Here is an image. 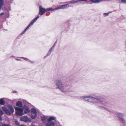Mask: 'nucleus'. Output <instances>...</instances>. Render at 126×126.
<instances>
[{
    "instance_id": "16",
    "label": "nucleus",
    "mask_w": 126,
    "mask_h": 126,
    "mask_svg": "<svg viewBox=\"0 0 126 126\" xmlns=\"http://www.w3.org/2000/svg\"><path fill=\"white\" fill-rule=\"evenodd\" d=\"M56 118L53 116H51L49 117L48 119V121H51L54 120H55Z\"/></svg>"
},
{
    "instance_id": "6",
    "label": "nucleus",
    "mask_w": 126,
    "mask_h": 126,
    "mask_svg": "<svg viewBox=\"0 0 126 126\" xmlns=\"http://www.w3.org/2000/svg\"><path fill=\"white\" fill-rule=\"evenodd\" d=\"M20 119L21 121L25 122H31L30 119L28 118L27 116H23L21 117L20 118Z\"/></svg>"
},
{
    "instance_id": "46",
    "label": "nucleus",
    "mask_w": 126,
    "mask_h": 126,
    "mask_svg": "<svg viewBox=\"0 0 126 126\" xmlns=\"http://www.w3.org/2000/svg\"><path fill=\"white\" fill-rule=\"evenodd\" d=\"M1 9V8H0V10Z\"/></svg>"
},
{
    "instance_id": "43",
    "label": "nucleus",
    "mask_w": 126,
    "mask_h": 126,
    "mask_svg": "<svg viewBox=\"0 0 126 126\" xmlns=\"http://www.w3.org/2000/svg\"><path fill=\"white\" fill-rule=\"evenodd\" d=\"M111 12H109L108 13H111Z\"/></svg>"
},
{
    "instance_id": "24",
    "label": "nucleus",
    "mask_w": 126,
    "mask_h": 126,
    "mask_svg": "<svg viewBox=\"0 0 126 126\" xmlns=\"http://www.w3.org/2000/svg\"><path fill=\"white\" fill-rule=\"evenodd\" d=\"M35 22L33 20H32L31 22L29 25L31 26Z\"/></svg>"
},
{
    "instance_id": "37",
    "label": "nucleus",
    "mask_w": 126,
    "mask_h": 126,
    "mask_svg": "<svg viewBox=\"0 0 126 126\" xmlns=\"http://www.w3.org/2000/svg\"><path fill=\"white\" fill-rule=\"evenodd\" d=\"M26 31L25 30L23 32L21 33V35H22Z\"/></svg>"
},
{
    "instance_id": "1",
    "label": "nucleus",
    "mask_w": 126,
    "mask_h": 126,
    "mask_svg": "<svg viewBox=\"0 0 126 126\" xmlns=\"http://www.w3.org/2000/svg\"><path fill=\"white\" fill-rule=\"evenodd\" d=\"M81 98L87 102L93 104H96L98 106V107L102 109L105 110L102 107L105 108L104 107L107 106V102L97 97H94L90 96H81Z\"/></svg>"
},
{
    "instance_id": "39",
    "label": "nucleus",
    "mask_w": 126,
    "mask_h": 126,
    "mask_svg": "<svg viewBox=\"0 0 126 126\" xmlns=\"http://www.w3.org/2000/svg\"><path fill=\"white\" fill-rule=\"evenodd\" d=\"M93 3H94L93 2L95 0H90Z\"/></svg>"
},
{
    "instance_id": "40",
    "label": "nucleus",
    "mask_w": 126,
    "mask_h": 126,
    "mask_svg": "<svg viewBox=\"0 0 126 126\" xmlns=\"http://www.w3.org/2000/svg\"><path fill=\"white\" fill-rule=\"evenodd\" d=\"M47 56V54L44 57V58H46L47 57V56Z\"/></svg>"
},
{
    "instance_id": "23",
    "label": "nucleus",
    "mask_w": 126,
    "mask_h": 126,
    "mask_svg": "<svg viewBox=\"0 0 126 126\" xmlns=\"http://www.w3.org/2000/svg\"><path fill=\"white\" fill-rule=\"evenodd\" d=\"M19 58L23 59H24V60H25L26 61H29V59H28V58H25V57H19Z\"/></svg>"
},
{
    "instance_id": "32",
    "label": "nucleus",
    "mask_w": 126,
    "mask_h": 126,
    "mask_svg": "<svg viewBox=\"0 0 126 126\" xmlns=\"http://www.w3.org/2000/svg\"><path fill=\"white\" fill-rule=\"evenodd\" d=\"M30 26L29 25L25 30L26 31V30L29 28Z\"/></svg>"
},
{
    "instance_id": "34",
    "label": "nucleus",
    "mask_w": 126,
    "mask_h": 126,
    "mask_svg": "<svg viewBox=\"0 0 126 126\" xmlns=\"http://www.w3.org/2000/svg\"><path fill=\"white\" fill-rule=\"evenodd\" d=\"M2 126H10L9 125H7L6 124H3Z\"/></svg>"
},
{
    "instance_id": "42",
    "label": "nucleus",
    "mask_w": 126,
    "mask_h": 126,
    "mask_svg": "<svg viewBox=\"0 0 126 126\" xmlns=\"http://www.w3.org/2000/svg\"><path fill=\"white\" fill-rule=\"evenodd\" d=\"M19 126H26L25 125H21Z\"/></svg>"
},
{
    "instance_id": "36",
    "label": "nucleus",
    "mask_w": 126,
    "mask_h": 126,
    "mask_svg": "<svg viewBox=\"0 0 126 126\" xmlns=\"http://www.w3.org/2000/svg\"><path fill=\"white\" fill-rule=\"evenodd\" d=\"M87 0H79V2L80 1H87Z\"/></svg>"
},
{
    "instance_id": "5",
    "label": "nucleus",
    "mask_w": 126,
    "mask_h": 126,
    "mask_svg": "<svg viewBox=\"0 0 126 126\" xmlns=\"http://www.w3.org/2000/svg\"><path fill=\"white\" fill-rule=\"evenodd\" d=\"M31 116L33 119H35L37 116L36 110L34 108H32L31 110Z\"/></svg>"
},
{
    "instance_id": "8",
    "label": "nucleus",
    "mask_w": 126,
    "mask_h": 126,
    "mask_svg": "<svg viewBox=\"0 0 126 126\" xmlns=\"http://www.w3.org/2000/svg\"><path fill=\"white\" fill-rule=\"evenodd\" d=\"M41 118L42 122L45 124L48 121V118L45 115L41 116Z\"/></svg>"
},
{
    "instance_id": "7",
    "label": "nucleus",
    "mask_w": 126,
    "mask_h": 126,
    "mask_svg": "<svg viewBox=\"0 0 126 126\" xmlns=\"http://www.w3.org/2000/svg\"><path fill=\"white\" fill-rule=\"evenodd\" d=\"M39 11L38 14L41 16H42L45 12V9L44 8L42 7L41 6H40L39 7Z\"/></svg>"
},
{
    "instance_id": "18",
    "label": "nucleus",
    "mask_w": 126,
    "mask_h": 126,
    "mask_svg": "<svg viewBox=\"0 0 126 126\" xmlns=\"http://www.w3.org/2000/svg\"><path fill=\"white\" fill-rule=\"evenodd\" d=\"M103 1V0H95L93 2L94 3H99L102 2Z\"/></svg>"
},
{
    "instance_id": "27",
    "label": "nucleus",
    "mask_w": 126,
    "mask_h": 126,
    "mask_svg": "<svg viewBox=\"0 0 126 126\" xmlns=\"http://www.w3.org/2000/svg\"><path fill=\"white\" fill-rule=\"evenodd\" d=\"M39 17V16H38L37 17H35L34 20H33L35 22L37 19Z\"/></svg>"
},
{
    "instance_id": "9",
    "label": "nucleus",
    "mask_w": 126,
    "mask_h": 126,
    "mask_svg": "<svg viewBox=\"0 0 126 126\" xmlns=\"http://www.w3.org/2000/svg\"><path fill=\"white\" fill-rule=\"evenodd\" d=\"M70 7L69 5L68 4H66L60 5L58 7V10L61 9H66Z\"/></svg>"
},
{
    "instance_id": "33",
    "label": "nucleus",
    "mask_w": 126,
    "mask_h": 126,
    "mask_svg": "<svg viewBox=\"0 0 126 126\" xmlns=\"http://www.w3.org/2000/svg\"><path fill=\"white\" fill-rule=\"evenodd\" d=\"M45 12H48L49 11L48 8H47L46 9H45Z\"/></svg>"
},
{
    "instance_id": "3",
    "label": "nucleus",
    "mask_w": 126,
    "mask_h": 126,
    "mask_svg": "<svg viewBox=\"0 0 126 126\" xmlns=\"http://www.w3.org/2000/svg\"><path fill=\"white\" fill-rule=\"evenodd\" d=\"M102 107L104 108L106 110L109 111L110 113H113L115 114L117 116L119 121L123 125H125L126 124V121L123 118V117L124 116V115L123 113L117 112L112 110H110L106 108H104L103 107Z\"/></svg>"
},
{
    "instance_id": "35",
    "label": "nucleus",
    "mask_w": 126,
    "mask_h": 126,
    "mask_svg": "<svg viewBox=\"0 0 126 126\" xmlns=\"http://www.w3.org/2000/svg\"><path fill=\"white\" fill-rule=\"evenodd\" d=\"M17 61H21V60L20 59H17V58H16L15 59Z\"/></svg>"
},
{
    "instance_id": "45",
    "label": "nucleus",
    "mask_w": 126,
    "mask_h": 126,
    "mask_svg": "<svg viewBox=\"0 0 126 126\" xmlns=\"http://www.w3.org/2000/svg\"><path fill=\"white\" fill-rule=\"evenodd\" d=\"M11 0V1H12V0Z\"/></svg>"
},
{
    "instance_id": "22",
    "label": "nucleus",
    "mask_w": 126,
    "mask_h": 126,
    "mask_svg": "<svg viewBox=\"0 0 126 126\" xmlns=\"http://www.w3.org/2000/svg\"><path fill=\"white\" fill-rule=\"evenodd\" d=\"M3 4V2L2 0H0V8H1Z\"/></svg>"
},
{
    "instance_id": "38",
    "label": "nucleus",
    "mask_w": 126,
    "mask_h": 126,
    "mask_svg": "<svg viewBox=\"0 0 126 126\" xmlns=\"http://www.w3.org/2000/svg\"><path fill=\"white\" fill-rule=\"evenodd\" d=\"M2 118H1V117L0 116V121H2Z\"/></svg>"
},
{
    "instance_id": "28",
    "label": "nucleus",
    "mask_w": 126,
    "mask_h": 126,
    "mask_svg": "<svg viewBox=\"0 0 126 126\" xmlns=\"http://www.w3.org/2000/svg\"><path fill=\"white\" fill-rule=\"evenodd\" d=\"M3 113H4L2 110L1 109H0V115H2L3 114Z\"/></svg>"
},
{
    "instance_id": "30",
    "label": "nucleus",
    "mask_w": 126,
    "mask_h": 126,
    "mask_svg": "<svg viewBox=\"0 0 126 126\" xmlns=\"http://www.w3.org/2000/svg\"><path fill=\"white\" fill-rule=\"evenodd\" d=\"M29 62H30L31 64H33L35 63V62L32 61L31 60H29L28 61Z\"/></svg>"
},
{
    "instance_id": "31",
    "label": "nucleus",
    "mask_w": 126,
    "mask_h": 126,
    "mask_svg": "<svg viewBox=\"0 0 126 126\" xmlns=\"http://www.w3.org/2000/svg\"><path fill=\"white\" fill-rule=\"evenodd\" d=\"M57 41H56L55 42V44L53 45L51 47V48H52L53 49L54 48V47L55 46L56 44L57 43Z\"/></svg>"
},
{
    "instance_id": "25",
    "label": "nucleus",
    "mask_w": 126,
    "mask_h": 126,
    "mask_svg": "<svg viewBox=\"0 0 126 126\" xmlns=\"http://www.w3.org/2000/svg\"><path fill=\"white\" fill-rule=\"evenodd\" d=\"M119 2H122L124 3H126V0H121V1H119Z\"/></svg>"
},
{
    "instance_id": "2",
    "label": "nucleus",
    "mask_w": 126,
    "mask_h": 126,
    "mask_svg": "<svg viewBox=\"0 0 126 126\" xmlns=\"http://www.w3.org/2000/svg\"><path fill=\"white\" fill-rule=\"evenodd\" d=\"M55 84L57 88L63 93L66 94L70 91V88H67V86L63 84L61 80H56Z\"/></svg>"
},
{
    "instance_id": "29",
    "label": "nucleus",
    "mask_w": 126,
    "mask_h": 126,
    "mask_svg": "<svg viewBox=\"0 0 126 126\" xmlns=\"http://www.w3.org/2000/svg\"><path fill=\"white\" fill-rule=\"evenodd\" d=\"M15 124L17 125H19V123L17 121H15Z\"/></svg>"
},
{
    "instance_id": "15",
    "label": "nucleus",
    "mask_w": 126,
    "mask_h": 126,
    "mask_svg": "<svg viewBox=\"0 0 126 126\" xmlns=\"http://www.w3.org/2000/svg\"><path fill=\"white\" fill-rule=\"evenodd\" d=\"M8 107L10 110L11 112L13 113L14 112V109L12 106L11 105H9V106Z\"/></svg>"
},
{
    "instance_id": "20",
    "label": "nucleus",
    "mask_w": 126,
    "mask_h": 126,
    "mask_svg": "<svg viewBox=\"0 0 126 126\" xmlns=\"http://www.w3.org/2000/svg\"><path fill=\"white\" fill-rule=\"evenodd\" d=\"M4 15H5L7 16H8V13H6V12L2 13L0 14V16H2Z\"/></svg>"
},
{
    "instance_id": "17",
    "label": "nucleus",
    "mask_w": 126,
    "mask_h": 126,
    "mask_svg": "<svg viewBox=\"0 0 126 126\" xmlns=\"http://www.w3.org/2000/svg\"><path fill=\"white\" fill-rule=\"evenodd\" d=\"M5 104V102L4 100L2 98L0 99V104L4 105Z\"/></svg>"
},
{
    "instance_id": "44",
    "label": "nucleus",
    "mask_w": 126,
    "mask_h": 126,
    "mask_svg": "<svg viewBox=\"0 0 126 126\" xmlns=\"http://www.w3.org/2000/svg\"><path fill=\"white\" fill-rule=\"evenodd\" d=\"M12 56L13 57H14V56Z\"/></svg>"
},
{
    "instance_id": "41",
    "label": "nucleus",
    "mask_w": 126,
    "mask_h": 126,
    "mask_svg": "<svg viewBox=\"0 0 126 126\" xmlns=\"http://www.w3.org/2000/svg\"><path fill=\"white\" fill-rule=\"evenodd\" d=\"M14 92L15 93H17V92L16 91H14Z\"/></svg>"
},
{
    "instance_id": "13",
    "label": "nucleus",
    "mask_w": 126,
    "mask_h": 126,
    "mask_svg": "<svg viewBox=\"0 0 126 126\" xmlns=\"http://www.w3.org/2000/svg\"><path fill=\"white\" fill-rule=\"evenodd\" d=\"M16 106L20 108L22 107H23L22 103L20 101H18L16 102Z\"/></svg>"
},
{
    "instance_id": "12",
    "label": "nucleus",
    "mask_w": 126,
    "mask_h": 126,
    "mask_svg": "<svg viewBox=\"0 0 126 126\" xmlns=\"http://www.w3.org/2000/svg\"><path fill=\"white\" fill-rule=\"evenodd\" d=\"M54 123L53 122L49 121L46 124V126H54Z\"/></svg>"
},
{
    "instance_id": "4",
    "label": "nucleus",
    "mask_w": 126,
    "mask_h": 126,
    "mask_svg": "<svg viewBox=\"0 0 126 126\" xmlns=\"http://www.w3.org/2000/svg\"><path fill=\"white\" fill-rule=\"evenodd\" d=\"M15 110L17 111L16 112V115L21 116L23 115V110L22 109L16 107L15 108Z\"/></svg>"
},
{
    "instance_id": "10",
    "label": "nucleus",
    "mask_w": 126,
    "mask_h": 126,
    "mask_svg": "<svg viewBox=\"0 0 126 126\" xmlns=\"http://www.w3.org/2000/svg\"><path fill=\"white\" fill-rule=\"evenodd\" d=\"M23 109L24 110V112L25 114L29 113L30 111L29 109V107L26 105L24 106Z\"/></svg>"
},
{
    "instance_id": "19",
    "label": "nucleus",
    "mask_w": 126,
    "mask_h": 126,
    "mask_svg": "<svg viewBox=\"0 0 126 126\" xmlns=\"http://www.w3.org/2000/svg\"><path fill=\"white\" fill-rule=\"evenodd\" d=\"M49 11H53L54 10H58V7L56 8H55L54 9H53L52 8L50 7L49 8H48Z\"/></svg>"
},
{
    "instance_id": "14",
    "label": "nucleus",
    "mask_w": 126,
    "mask_h": 126,
    "mask_svg": "<svg viewBox=\"0 0 126 126\" xmlns=\"http://www.w3.org/2000/svg\"><path fill=\"white\" fill-rule=\"evenodd\" d=\"M79 2V0H72L68 2L69 4H74Z\"/></svg>"
},
{
    "instance_id": "11",
    "label": "nucleus",
    "mask_w": 126,
    "mask_h": 126,
    "mask_svg": "<svg viewBox=\"0 0 126 126\" xmlns=\"http://www.w3.org/2000/svg\"><path fill=\"white\" fill-rule=\"evenodd\" d=\"M2 110L7 114L9 115H11V113L6 108L4 107H2Z\"/></svg>"
},
{
    "instance_id": "26",
    "label": "nucleus",
    "mask_w": 126,
    "mask_h": 126,
    "mask_svg": "<svg viewBox=\"0 0 126 126\" xmlns=\"http://www.w3.org/2000/svg\"><path fill=\"white\" fill-rule=\"evenodd\" d=\"M109 13H105L103 14V15L105 17L106 16L109 15Z\"/></svg>"
},
{
    "instance_id": "21",
    "label": "nucleus",
    "mask_w": 126,
    "mask_h": 126,
    "mask_svg": "<svg viewBox=\"0 0 126 126\" xmlns=\"http://www.w3.org/2000/svg\"><path fill=\"white\" fill-rule=\"evenodd\" d=\"M53 49L51 47L49 50L48 53H47V56H49L51 54V52L52 50Z\"/></svg>"
}]
</instances>
